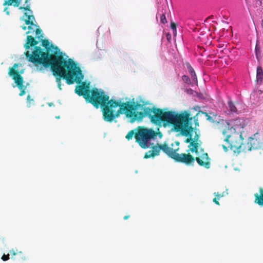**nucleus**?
<instances>
[{"label": "nucleus", "mask_w": 263, "mask_h": 263, "mask_svg": "<svg viewBox=\"0 0 263 263\" xmlns=\"http://www.w3.org/2000/svg\"><path fill=\"white\" fill-rule=\"evenodd\" d=\"M204 114L205 115V116L208 117V120H210V119L211 118V117L210 116H209L208 115V114H207V113H206V112H204Z\"/></svg>", "instance_id": "obj_31"}, {"label": "nucleus", "mask_w": 263, "mask_h": 263, "mask_svg": "<svg viewBox=\"0 0 263 263\" xmlns=\"http://www.w3.org/2000/svg\"><path fill=\"white\" fill-rule=\"evenodd\" d=\"M259 194H254V203L260 206H263V189H259Z\"/></svg>", "instance_id": "obj_13"}, {"label": "nucleus", "mask_w": 263, "mask_h": 263, "mask_svg": "<svg viewBox=\"0 0 263 263\" xmlns=\"http://www.w3.org/2000/svg\"><path fill=\"white\" fill-rule=\"evenodd\" d=\"M189 120L188 121V126L187 127L190 129V132L189 135L185 136L186 137L189 136L187 138H186L184 142L186 143H189L188 145L189 149L187 150V152H191L193 153H195L196 154H198V148L200 145V144L198 142V139L199 138V136L196 135L194 138H192V135H191V133L193 132V127H192L191 121L193 119L192 117H190V114L189 113ZM194 120L195 122V125H199L198 122V118H197V115L193 117Z\"/></svg>", "instance_id": "obj_7"}, {"label": "nucleus", "mask_w": 263, "mask_h": 263, "mask_svg": "<svg viewBox=\"0 0 263 263\" xmlns=\"http://www.w3.org/2000/svg\"><path fill=\"white\" fill-rule=\"evenodd\" d=\"M179 141H175L171 144V147L168 146L166 143L152 146V149L145 153L144 158L147 159L158 156L159 155L160 150H162L169 157L172 158V157H173L171 155L172 153L178 154L177 152L179 150Z\"/></svg>", "instance_id": "obj_6"}, {"label": "nucleus", "mask_w": 263, "mask_h": 263, "mask_svg": "<svg viewBox=\"0 0 263 263\" xmlns=\"http://www.w3.org/2000/svg\"><path fill=\"white\" fill-rule=\"evenodd\" d=\"M160 21L161 23L165 24L167 23V20L164 14H162L160 16Z\"/></svg>", "instance_id": "obj_22"}, {"label": "nucleus", "mask_w": 263, "mask_h": 263, "mask_svg": "<svg viewBox=\"0 0 263 263\" xmlns=\"http://www.w3.org/2000/svg\"><path fill=\"white\" fill-rule=\"evenodd\" d=\"M186 153L175 154L172 153L171 155L176 162L184 163L187 165L193 164L195 161L194 157L190 154L189 152Z\"/></svg>", "instance_id": "obj_10"}, {"label": "nucleus", "mask_w": 263, "mask_h": 263, "mask_svg": "<svg viewBox=\"0 0 263 263\" xmlns=\"http://www.w3.org/2000/svg\"><path fill=\"white\" fill-rule=\"evenodd\" d=\"M27 99L28 101H29H29H33V99H30V96H29V95H28V96H27Z\"/></svg>", "instance_id": "obj_29"}, {"label": "nucleus", "mask_w": 263, "mask_h": 263, "mask_svg": "<svg viewBox=\"0 0 263 263\" xmlns=\"http://www.w3.org/2000/svg\"><path fill=\"white\" fill-rule=\"evenodd\" d=\"M263 147V135L258 133L254 134L253 137L249 139L247 144V151L259 149Z\"/></svg>", "instance_id": "obj_9"}, {"label": "nucleus", "mask_w": 263, "mask_h": 263, "mask_svg": "<svg viewBox=\"0 0 263 263\" xmlns=\"http://www.w3.org/2000/svg\"><path fill=\"white\" fill-rule=\"evenodd\" d=\"M218 198H216V197H215V198H214L213 199V201L215 204H216L217 205H220V203H219V202H218Z\"/></svg>", "instance_id": "obj_25"}, {"label": "nucleus", "mask_w": 263, "mask_h": 263, "mask_svg": "<svg viewBox=\"0 0 263 263\" xmlns=\"http://www.w3.org/2000/svg\"><path fill=\"white\" fill-rule=\"evenodd\" d=\"M157 136H159L161 138L162 137V134L160 132H155L153 129L147 128L143 126H139L137 132L135 133L136 141L143 148H147L151 147L149 141L151 139H155Z\"/></svg>", "instance_id": "obj_5"}, {"label": "nucleus", "mask_w": 263, "mask_h": 263, "mask_svg": "<svg viewBox=\"0 0 263 263\" xmlns=\"http://www.w3.org/2000/svg\"><path fill=\"white\" fill-rule=\"evenodd\" d=\"M200 152V155H199V152H198V154H196L197 156L194 157L195 161L196 160L197 161L199 166H202L206 169L210 168L211 166V158L209 157L208 153L204 152L203 149L201 148Z\"/></svg>", "instance_id": "obj_11"}, {"label": "nucleus", "mask_w": 263, "mask_h": 263, "mask_svg": "<svg viewBox=\"0 0 263 263\" xmlns=\"http://www.w3.org/2000/svg\"><path fill=\"white\" fill-rule=\"evenodd\" d=\"M256 72L257 81L258 82L261 83L263 80V71L262 68L260 66H258Z\"/></svg>", "instance_id": "obj_16"}, {"label": "nucleus", "mask_w": 263, "mask_h": 263, "mask_svg": "<svg viewBox=\"0 0 263 263\" xmlns=\"http://www.w3.org/2000/svg\"><path fill=\"white\" fill-rule=\"evenodd\" d=\"M182 80L186 84H189L191 83V80L187 76L183 75L182 77Z\"/></svg>", "instance_id": "obj_20"}, {"label": "nucleus", "mask_w": 263, "mask_h": 263, "mask_svg": "<svg viewBox=\"0 0 263 263\" xmlns=\"http://www.w3.org/2000/svg\"><path fill=\"white\" fill-rule=\"evenodd\" d=\"M29 0H26L25 1V4H26V6L25 7L20 6L18 7V9L20 10H24L26 11H28L31 12V10L30 9V6L29 4H28V3L29 2Z\"/></svg>", "instance_id": "obj_18"}, {"label": "nucleus", "mask_w": 263, "mask_h": 263, "mask_svg": "<svg viewBox=\"0 0 263 263\" xmlns=\"http://www.w3.org/2000/svg\"><path fill=\"white\" fill-rule=\"evenodd\" d=\"M129 217V215H126L124 217L123 219L124 220L127 219Z\"/></svg>", "instance_id": "obj_32"}, {"label": "nucleus", "mask_w": 263, "mask_h": 263, "mask_svg": "<svg viewBox=\"0 0 263 263\" xmlns=\"http://www.w3.org/2000/svg\"><path fill=\"white\" fill-rule=\"evenodd\" d=\"M24 16L27 17V19L25 20V24L29 25L28 29L29 31L26 32V34L33 33L37 28H39V26L36 25L33 23L34 17L33 15H28L27 12L24 13Z\"/></svg>", "instance_id": "obj_12"}, {"label": "nucleus", "mask_w": 263, "mask_h": 263, "mask_svg": "<svg viewBox=\"0 0 263 263\" xmlns=\"http://www.w3.org/2000/svg\"><path fill=\"white\" fill-rule=\"evenodd\" d=\"M228 131L226 129L223 130V135L226 137L224 141L226 144H222V147L225 152H227L229 149L232 151L234 153L239 154L241 152H247V144L242 143L243 139L241 135L231 136L228 134Z\"/></svg>", "instance_id": "obj_4"}, {"label": "nucleus", "mask_w": 263, "mask_h": 263, "mask_svg": "<svg viewBox=\"0 0 263 263\" xmlns=\"http://www.w3.org/2000/svg\"><path fill=\"white\" fill-rule=\"evenodd\" d=\"M166 37H167V39L168 40H170V39H171V35L170 34H169V33H167V34H166Z\"/></svg>", "instance_id": "obj_28"}, {"label": "nucleus", "mask_w": 263, "mask_h": 263, "mask_svg": "<svg viewBox=\"0 0 263 263\" xmlns=\"http://www.w3.org/2000/svg\"><path fill=\"white\" fill-rule=\"evenodd\" d=\"M75 92L79 96H83L87 102L91 103L95 107L98 108L101 107L103 117L105 121L111 122L115 118L120 115L125 114L129 122L133 123L135 121L139 122L138 113L136 111L138 108L148 104L147 101L140 100L139 103L136 104L129 102H121V101L114 99L109 100V97L104 91L93 88L89 89L88 85L83 82L81 85L76 87Z\"/></svg>", "instance_id": "obj_2"}, {"label": "nucleus", "mask_w": 263, "mask_h": 263, "mask_svg": "<svg viewBox=\"0 0 263 263\" xmlns=\"http://www.w3.org/2000/svg\"><path fill=\"white\" fill-rule=\"evenodd\" d=\"M10 253L11 255V256H14L16 254V252H15V251L13 249L10 250Z\"/></svg>", "instance_id": "obj_27"}, {"label": "nucleus", "mask_w": 263, "mask_h": 263, "mask_svg": "<svg viewBox=\"0 0 263 263\" xmlns=\"http://www.w3.org/2000/svg\"><path fill=\"white\" fill-rule=\"evenodd\" d=\"M7 10V8H5V9H4V11L6 12V14H7V15H9L10 12H9V11H8V10Z\"/></svg>", "instance_id": "obj_30"}, {"label": "nucleus", "mask_w": 263, "mask_h": 263, "mask_svg": "<svg viewBox=\"0 0 263 263\" xmlns=\"http://www.w3.org/2000/svg\"><path fill=\"white\" fill-rule=\"evenodd\" d=\"M142 109L143 111H140L138 114L139 122L142 121L145 117H148L151 122L156 125H160L162 123L164 125H172L175 132H180L182 136L189 135L190 129L186 127L188 126L190 119L189 113L187 111L179 114L173 111H164L155 106L152 108L144 107Z\"/></svg>", "instance_id": "obj_3"}, {"label": "nucleus", "mask_w": 263, "mask_h": 263, "mask_svg": "<svg viewBox=\"0 0 263 263\" xmlns=\"http://www.w3.org/2000/svg\"><path fill=\"white\" fill-rule=\"evenodd\" d=\"M9 256H10V254H8L7 255L6 254H4L2 257V259L3 260V261H7L8 260V259H9Z\"/></svg>", "instance_id": "obj_24"}, {"label": "nucleus", "mask_w": 263, "mask_h": 263, "mask_svg": "<svg viewBox=\"0 0 263 263\" xmlns=\"http://www.w3.org/2000/svg\"><path fill=\"white\" fill-rule=\"evenodd\" d=\"M214 195L215 196L216 198H218V199H220L221 198L223 197L224 196V192L223 193H214Z\"/></svg>", "instance_id": "obj_21"}, {"label": "nucleus", "mask_w": 263, "mask_h": 263, "mask_svg": "<svg viewBox=\"0 0 263 263\" xmlns=\"http://www.w3.org/2000/svg\"><path fill=\"white\" fill-rule=\"evenodd\" d=\"M261 27L263 28V19L261 20Z\"/></svg>", "instance_id": "obj_34"}, {"label": "nucleus", "mask_w": 263, "mask_h": 263, "mask_svg": "<svg viewBox=\"0 0 263 263\" xmlns=\"http://www.w3.org/2000/svg\"><path fill=\"white\" fill-rule=\"evenodd\" d=\"M57 118L59 119V118H60V117L59 116L57 117Z\"/></svg>", "instance_id": "obj_35"}, {"label": "nucleus", "mask_w": 263, "mask_h": 263, "mask_svg": "<svg viewBox=\"0 0 263 263\" xmlns=\"http://www.w3.org/2000/svg\"><path fill=\"white\" fill-rule=\"evenodd\" d=\"M171 27L174 31V33L176 32V24L174 22H171Z\"/></svg>", "instance_id": "obj_23"}, {"label": "nucleus", "mask_w": 263, "mask_h": 263, "mask_svg": "<svg viewBox=\"0 0 263 263\" xmlns=\"http://www.w3.org/2000/svg\"><path fill=\"white\" fill-rule=\"evenodd\" d=\"M21 1L22 0H7L4 2L3 5H13L15 7H17L20 5Z\"/></svg>", "instance_id": "obj_15"}, {"label": "nucleus", "mask_w": 263, "mask_h": 263, "mask_svg": "<svg viewBox=\"0 0 263 263\" xmlns=\"http://www.w3.org/2000/svg\"><path fill=\"white\" fill-rule=\"evenodd\" d=\"M228 106L231 112L238 114L236 107L232 101L228 102Z\"/></svg>", "instance_id": "obj_17"}, {"label": "nucleus", "mask_w": 263, "mask_h": 263, "mask_svg": "<svg viewBox=\"0 0 263 263\" xmlns=\"http://www.w3.org/2000/svg\"><path fill=\"white\" fill-rule=\"evenodd\" d=\"M134 135L135 136V133L134 132V130H130L127 133V134L126 135L125 138L128 140H129L132 139V138L133 137Z\"/></svg>", "instance_id": "obj_19"}, {"label": "nucleus", "mask_w": 263, "mask_h": 263, "mask_svg": "<svg viewBox=\"0 0 263 263\" xmlns=\"http://www.w3.org/2000/svg\"><path fill=\"white\" fill-rule=\"evenodd\" d=\"M18 66V64L15 63L12 67L9 68L8 74L9 76L12 77V79L14 80L16 86L21 90L19 95L20 96H22L25 94L26 92L24 89L23 78L21 75V73H22V72H19L17 69H16Z\"/></svg>", "instance_id": "obj_8"}, {"label": "nucleus", "mask_w": 263, "mask_h": 263, "mask_svg": "<svg viewBox=\"0 0 263 263\" xmlns=\"http://www.w3.org/2000/svg\"><path fill=\"white\" fill-rule=\"evenodd\" d=\"M42 32L40 28L35 30L36 37L39 41L31 35L27 36L24 45L26 50H28L30 47H34L31 53L29 51L25 52L28 61L35 66L50 67L53 74L56 77V82L60 90L62 89L61 79H65L68 85L74 82L80 84L84 78L80 67L72 59L66 60L57 46L50 44L48 40H43Z\"/></svg>", "instance_id": "obj_1"}, {"label": "nucleus", "mask_w": 263, "mask_h": 263, "mask_svg": "<svg viewBox=\"0 0 263 263\" xmlns=\"http://www.w3.org/2000/svg\"><path fill=\"white\" fill-rule=\"evenodd\" d=\"M255 52H256V57L258 59V52H259V50L258 49V46H257V44H256V47H255Z\"/></svg>", "instance_id": "obj_26"}, {"label": "nucleus", "mask_w": 263, "mask_h": 263, "mask_svg": "<svg viewBox=\"0 0 263 263\" xmlns=\"http://www.w3.org/2000/svg\"><path fill=\"white\" fill-rule=\"evenodd\" d=\"M22 29L24 30H26L27 27L26 26H22Z\"/></svg>", "instance_id": "obj_33"}, {"label": "nucleus", "mask_w": 263, "mask_h": 263, "mask_svg": "<svg viewBox=\"0 0 263 263\" xmlns=\"http://www.w3.org/2000/svg\"><path fill=\"white\" fill-rule=\"evenodd\" d=\"M186 66L187 69L189 71V72L190 73L193 80L197 83V78L196 73H195L193 68L192 67V66L189 63H186Z\"/></svg>", "instance_id": "obj_14"}]
</instances>
